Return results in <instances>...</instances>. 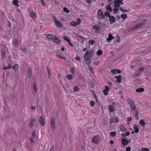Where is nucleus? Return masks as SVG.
<instances>
[{
  "label": "nucleus",
  "instance_id": "2",
  "mask_svg": "<svg viewBox=\"0 0 151 151\" xmlns=\"http://www.w3.org/2000/svg\"><path fill=\"white\" fill-rule=\"evenodd\" d=\"M127 101L130 105V108L132 111L137 109L134 102L131 99L128 98Z\"/></svg>",
  "mask_w": 151,
  "mask_h": 151
},
{
  "label": "nucleus",
  "instance_id": "14",
  "mask_svg": "<svg viewBox=\"0 0 151 151\" xmlns=\"http://www.w3.org/2000/svg\"><path fill=\"white\" fill-rule=\"evenodd\" d=\"M129 142L127 139L124 138H123L122 139V144L124 145H126Z\"/></svg>",
  "mask_w": 151,
  "mask_h": 151
},
{
  "label": "nucleus",
  "instance_id": "23",
  "mask_svg": "<svg viewBox=\"0 0 151 151\" xmlns=\"http://www.w3.org/2000/svg\"><path fill=\"white\" fill-rule=\"evenodd\" d=\"M53 41L54 42L56 43H59L60 42V40L56 37H54V38L53 40Z\"/></svg>",
  "mask_w": 151,
  "mask_h": 151
},
{
  "label": "nucleus",
  "instance_id": "60",
  "mask_svg": "<svg viewBox=\"0 0 151 151\" xmlns=\"http://www.w3.org/2000/svg\"><path fill=\"white\" fill-rule=\"evenodd\" d=\"M145 69V68H143V67H141V68H139V69H138V70L139 71H141L142 70H144Z\"/></svg>",
  "mask_w": 151,
  "mask_h": 151
},
{
  "label": "nucleus",
  "instance_id": "12",
  "mask_svg": "<svg viewBox=\"0 0 151 151\" xmlns=\"http://www.w3.org/2000/svg\"><path fill=\"white\" fill-rule=\"evenodd\" d=\"M35 131H33L32 134V138H30V140L31 141V143H33V139H34L35 138Z\"/></svg>",
  "mask_w": 151,
  "mask_h": 151
},
{
  "label": "nucleus",
  "instance_id": "53",
  "mask_svg": "<svg viewBox=\"0 0 151 151\" xmlns=\"http://www.w3.org/2000/svg\"><path fill=\"white\" fill-rule=\"evenodd\" d=\"M103 92L104 93V94L105 96H106L108 95V91H106L104 90L103 91Z\"/></svg>",
  "mask_w": 151,
  "mask_h": 151
},
{
  "label": "nucleus",
  "instance_id": "16",
  "mask_svg": "<svg viewBox=\"0 0 151 151\" xmlns=\"http://www.w3.org/2000/svg\"><path fill=\"white\" fill-rule=\"evenodd\" d=\"M27 76L30 78H31L32 75V70L30 68L27 69Z\"/></svg>",
  "mask_w": 151,
  "mask_h": 151
},
{
  "label": "nucleus",
  "instance_id": "62",
  "mask_svg": "<svg viewBox=\"0 0 151 151\" xmlns=\"http://www.w3.org/2000/svg\"><path fill=\"white\" fill-rule=\"evenodd\" d=\"M54 151V146H53L51 148L50 151Z\"/></svg>",
  "mask_w": 151,
  "mask_h": 151
},
{
  "label": "nucleus",
  "instance_id": "33",
  "mask_svg": "<svg viewBox=\"0 0 151 151\" xmlns=\"http://www.w3.org/2000/svg\"><path fill=\"white\" fill-rule=\"evenodd\" d=\"M70 25L73 26H75L78 25V24L77 22H72L70 23Z\"/></svg>",
  "mask_w": 151,
  "mask_h": 151
},
{
  "label": "nucleus",
  "instance_id": "21",
  "mask_svg": "<svg viewBox=\"0 0 151 151\" xmlns=\"http://www.w3.org/2000/svg\"><path fill=\"white\" fill-rule=\"evenodd\" d=\"M135 91L138 93H141L144 92V89L143 88H139L136 89Z\"/></svg>",
  "mask_w": 151,
  "mask_h": 151
},
{
  "label": "nucleus",
  "instance_id": "41",
  "mask_svg": "<svg viewBox=\"0 0 151 151\" xmlns=\"http://www.w3.org/2000/svg\"><path fill=\"white\" fill-rule=\"evenodd\" d=\"M14 45L16 47L18 45V40L17 39H15L14 40Z\"/></svg>",
  "mask_w": 151,
  "mask_h": 151
},
{
  "label": "nucleus",
  "instance_id": "11",
  "mask_svg": "<svg viewBox=\"0 0 151 151\" xmlns=\"http://www.w3.org/2000/svg\"><path fill=\"white\" fill-rule=\"evenodd\" d=\"M39 121L41 125L44 126L45 125L44 117L43 116H41L39 117Z\"/></svg>",
  "mask_w": 151,
  "mask_h": 151
},
{
  "label": "nucleus",
  "instance_id": "61",
  "mask_svg": "<svg viewBox=\"0 0 151 151\" xmlns=\"http://www.w3.org/2000/svg\"><path fill=\"white\" fill-rule=\"evenodd\" d=\"M22 50L23 51H25L26 50V48L25 47H23L22 48Z\"/></svg>",
  "mask_w": 151,
  "mask_h": 151
},
{
  "label": "nucleus",
  "instance_id": "52",
  "mask_svg": "<svg viewBox=\"0 0 151 151\" xmlns=\"http://www.w3.org/2000/svg\"><path fill=\"white\" fill-rule=\"evenodd\" d=\"M76 60L78 61L79 62H80L81 60H80V58L78 56H77L76 58Z\"/></svg>",
  "mask_w": 151,
  "mask_h": 151
},
{
  "label": "nucleus",
  "instance_id": "13",
  "mask_svg": "<svg viewBox=\"0 0 151 151\" xmlns=\"http://www.w3.org/2000/svg\"><path fill=\"white\" fill-rule=\"evenodd\" d=\"M115 78L117 79L116 81V82L118 83H120L121 82L122 76L121 75L116 76L115 77Z\"/></svg>",
  "mask_w": 151,
  "mask_h": 151
},
{
  "label": "nucleus",
  "instance_id": "5",
  "mask_svg": "<svg viewBox=\"0 0 151 151\" xmlns=\"http://www.w3.org/2000/svg\"><path fill=\"white\" fill-rule=\"evenodd\" d=\"M144 24L143 23H141L138 24H137L134 26L132 27L130 29V30L132 31L136 29H137L138 28H139L141 27Z\"/></svg>",
  "mask_w": 151,
  "mask_h": 151
},
{
  "label": "nucleus",
  "instance_id": "51",
  "mask_svg": "<svg viewBox=\"0 0 151 151\" xmlns=\"http://www.w3.org/2000/svg\"><path fill=\"white\" fill-rule=\"evenodd\" d=\"M41 4L43 6H45V3L44 0H41Z\"/></svg>",
  "mask_w": 151,
  "mask_h": 151
},
{
  "label": "nucleus",
  "instance_id": "50",
  "mask_svg": "<svg viewBox=\"0 0 151 151\" xmlns=\"http://www.w3.org/2000/svg\"><path fill=\"white\" fill-rule=\"evenodd\" d=\"M111 72L115 74L116 73L117 69L111 70Z\"/></svg>",
  "mask_w": 151,
  "mask_h": 151
},
{
  "label": "nucleus",
  "instance_id": "38",
  "mask_svg": "<svg viewBox=\"0 0 151 151\" xmlns=\"http://www.w3.org/2000/svg\"><path fill=\"white\" fill-rule=\"evenodd\" d=\"M116 134V133L114 132H112L110 133V136L112 137H114L115 136Z\"/></svg>",
  "mask_w": 151,
  "mask_h": 151
},
{
  "label": "nucleus",
  "instance_id": "36",
  "mask_svg": "<svg viewBox=\"0 0 151 151\" xmlns=\"http://www.w3.org/2000/svg\"><path fill=\"white\" fill-rule=\"evenodd\" d=\"M121 17L123 19H125L127 18V16L125 14H122L121 15Z\"/></svg>",
  "mask_w": 151,
  "mask_h": 151
},
{
  "label": "nucleus",
  "instance_id": "37",
  "mask_svg": "<svg viewBox=\"0 0 151 151\" xmlns=\"http://www.w3.org/2000/svg\"><path fill=\"white\" fill-rule=\"evenodd\" d=\"M96 53L98 56L101 55L102 54V51L101 50H98Z\"/></svg>",
  "mask_w": 151,
  "mask_h": 151
},
{
  "label": "nucleus",
  "instance_id": "49",
  "mask_svg": "<svg viewBox=\"0 0 151 151\" xmlns=\"http://www.w3.org/2000/svg\"><path fill=\"white\" fill-rule=\"evenodd\" d=\"M119 10V9L117 8H115L113 9L114 12L115 14L117 13Z\"/></svg>",
  "mask_w": 151,
  "mask_h": 151
},
{
  "label": "nucleus",
  "instance_id": "45",
  "mask_svg": "<svg viewBox=\"0 0 151 151\" xmlns=\"http://www.w3.org/2000/svg\"><path fill=\"white\" fill-rule=\"evenodd\" d=\"M47 69L48 74V77L50 78L51 76V72L50 70L48 68V67H47Z\"/></svg>",
  "mask_w": 151,
  "mask_h": 151
},
{
  "label": "nucleus",
  "instance_id": "54",
  "mask_svg": "<svg viewBox=\"0 0 151 151\" xmlns=\"http://www.w3.org/2000/svg\"><path fill=\"white\" fill-rule=\"evenodd\" d=\"M64 40L66 41H69V39L68 38V37L66 36H65L63 37Z\"/></svg>",
  "mask_w": 151,
  "mask_h": 151
},
{
  "label": "nucleus",
  "instance_id": "8",
  "mask_svg": "<svg viewBox=\"0 0 151 151\" xmlns=\"http://www.w3.org/2000/svg\"><path fill=\"white\" fill-rule=\"evenodd\" d=\"M55 120L54 119H52L51 120V127L52 129V130L53 131H54L55 130Z\"/></svg>",
  "mask_w": 151,
  "mask_h": 151
},
{
  "label": "nucleus",
  "instance_id": "47",
  "mask_svg": "<svg viewBox=\"0 0 151 151\" xmlns=\"http://www.w3.org/2000/svg\"><path fill=\"white\" fill-rule=\"evenodd\" d=\"M95 42V41L93 40H90L89 41V44L92 45H93Z\"/></svg>",
  "mask_w": 151,
  "mask_h": 151
},
{
  "label": "nucleus",
  "instance_id": "27",
  "mask_svg": "<svg viewBox=\"0 0 151 151\" xmlns=\"http://www.w3.org/2000/svg\"><path fill=\"white\" fill-rule=\"evenodd\" d=\"M1 56L2 58L4 59H5L6 57V55L5 51L4 50H2Z\"/></svg>",
  "mask_w": 151,
  "mask_h": 151
},
{
  "label": "nucleus",
  "instance_id": "31",
  "mask_svg": "<svg viewBox=\"0 0 151 151\" xmlns=\"http://www.w3.org/2000/svg\"><path fill=\"white\" fill-rule=\"evenodd\" d=\"M12 66L10 65H9L8 66H5L4 68L2 69V70L4 69L5 70H6L7 69H9L11 68H12Z\"/></svg>",
  "mask_w": 151,
  "mask_h": 151
},
{
  "label": "nucleus",
  "instance_id": "35",
  "mask_svg": "<svg viewBox=\"0 0 151 151\" xmlns=\"http://www.w3.org/2000/svg\"><path fill=\"white\" fill-rule=\"evenodd\" d=\"M80 90V89L77 86H76L74 88L73 91L74 92H76Z\"/></svg>",
  "mask_w": 151,
  "mask_h": 151
},
{
  "label": "nucleus",
  "instance_id": "22",
  "mask_svg": "<svg viewBox=\"0 0 151 151\" xmlns=\"http://www.w3.org/2000/svg\"><path fill=\"white\" fill-rule=\"evenodd\" d=\"M134 129L135 131V133H137L138 132L139 129L136 125L135 124L134 126Z\"/></svg>",
  "mask_w": 151,
  "mask_h": 151
},
{
  "label": "nucleus",
  "instance_id": "15",
  "mask_svg": "<svg viewBox=\"0 0 151 151\" xmlns=\"http://www.w3.org/2000/svg\"><path fill=\"white\" fill-rule=\"evenodd\" d=\"M114 6L116 7H119L120 6V4L118 0H115L113 1Z\"/></svg>",
  "mask_w": 151,
  "mask_h": 151
},
{
  "label": "nucleus",
  "instance_id": "18",
  "mask_svg": "<svg viewBox=\"0 0 151 151\" xmlns=\"http://www.w3.org/2000/svg\"><path fill=\"white\" fill-rule=\"evenodd\" d=\"M30 15L31 18L33 19H34L36 18V14L33 11H32L30 12Z\"/></svg>",
  "mask_w": 151,
  "mask_h": 151
},
{
  "label": "nucleus",
  "instance_id": "39",
  "mask_svg": "<svg viewBox=\"0 0 151 151\" xmlns=\"http://www.w3.org/2000/svg\"><path fill=\"white\" fill-rule=\"evenodd\" d=\"M104 15L105 16L108 17H109L111 16L110 14L108 12H106L105 13Z\"/></svg>",
  "mask_w": 151,
  "mask_h": 151
},
{
  "label": "nucleus",
  "instance_id": "59",
  "mask_svg": "<svg viewBox=\"0 0 151 151\" xmlns=\"http://www.w3.org/2000/svg\"><path fill=\"white\" fill-rule=\"evenodd\" d=\"M123 0H118V1L119 2V4H124L122 1Z\"/></svg>",
  "mask_w": 151,
  "mask_h": 151
},
{
  "label": "nucleus",
  "instance_id": "6",
  "mask_svg": "<svg viewBox=\"0 0 151 151\" xmlns=\"http://www.w3.org/2000/svg\"><path fill=\"white\" fill-rule=\"evenodd\" d=\"M53 18L56 24L57 27H63L62 24H61L60 22L58 21L56 18L55 16H53Z\"/></svg>",
  "mask_w": 151,
  "mask_h": 151
},
{
  "label": "nucleus",
  "instance_id": "25",
  "mask_svg": "<svg viewBox=\"0 0 151 151\" xmlns=\"http://www.w3.org/2000/svg\"><path fill=\"white\" fill-rule=\"evenodd\" d=\"M35 121V120L34 119H32L31 122H30L29 124V127L30 128H32V127L33 125V122Z\"/></svg>",
  "mask_w": 151,
  "mask_h": 151
},
{
  "label": "nucleus",
  "instance_id": "63",
  "mask_svg": "<svg viewBox=\"0 0 151 151\" xmlns=\"http://www.w3.org/2000/svg\"><path fill=\"white\" fill-rule=\"evenodd\" d=\"M31 109L32 110H33L34 111H35V106H32L31 107Z\"/></svg>",
  "mask_w": 151,
  "mask_h": 151
},
{
  "label": "nucleus",
  "instance_id": "9",
  "mask_svg": "<svg viewBox=\"0 0 151 151\" xmlns=\"http://www.w3.org/2000/svg\"><path fill=\"white\" fill-rule=\"evenodd\" d=\"M109 18L111 24H112L115 22L116 19L114 16H111Z\"/></svg>",
  "mask_w": 151,
  "mask_h": 151
},
{
  "label": "nucleus",
  "instance_id": "57",
  "mask_svg": "<svg viewBox=\"0 0 151 151\" xmlns=\"http://www.w3.org/2000/svg\"><path fill=\"white\" fill-rule=\"evenodd\" d=\"M94 105L95 103L94 101H92L90 102V105L91 106H93Z\"/></svg>",
  "mask_w": 151,
  "mask_h": 151
},
{
  "label": "nucleus",
  "instance_id": "48",
  "mask_svg": "<svg viewBox=\"0 0 151 151\" xmlns=\"http://www.w3.org/2000/svg\"><path fill=\"white\" fill-rule=\"evenodd\" d=\"M89 69L90 72L93 74L94 73V71L93 68L89 65Z\"/></svg>",
  "mask_w": 151,
  "mask_h": 151
},
{
  "label": "nucleus",
  "instance_id": "40",
  "mask_svg": "<svg viewBox=\"0 0 151 151\" xmlns=\"http://www.w3.org/2000/svg\"><path fill=\"white\" fill-rule=\"evenodd\" d=\"M66 77L68 78V79L71 80L72 79L73 77L72 75H69L66 76Z\"/></svg>",
  "mask_w": 151,
  "mask_h": 151
},
{
  "label": "nucleus",
  "instance_id": "42",
  "mask_svg": "<svg viewBox=\"0 0 151 151\" xmlns=\"http://www.w3.org/2000/svg\"><path fill=\"white\" fill-rule=\"evenodd\" d=\"M63 11L67 13H69L70 12V11L68 10L66 7H63Z\"/></svg>",
  "mask_w": 151,
  "mask_h": 151
},
{
  "label": "nucleus",
  "instance_id": "28",
  "mask_svg": "<svg viewBox=\"0 0 151 151\" xmlns=\"http://www.w3.org/2000/svg\"><path fill=\"white\" fill-rule=\"evenodd\" d=\"M13 69L15 71H16L18 68H19L18 65L15 64L14 66L13 67Z\"/></svg>",
  "mask_w": 151,
  "mask_h": 151
},
{
  "label": "nucleus",
  "instance_id": "30",
  "mask_svg": "<svg viewBox=\"0 0 151 151\" xmlns=\"http://www.w3.org/2000/svg\"><path fill=\"white\" fill-rule=\"evenodd\" d=\"M121 131L123 132H125L126 130V129L125 128V127L123 125H121L119 127Z\"/></svg>",
  "mask_w": 151,
  "mask_h": 151
},
{
  "label": "nucleus",
  "instance_id": "4",
  "mask_svg": "<svg viewBox=\"0 0 151 151\" xmlns=\"http://www.w3.org/2000/svg\"><path fill=\"white\" fill-rule=\"evenodd\" d=\"M132 112L134 114V116L135 118L137 120H138L139 118L138 110L137 109L132 111Z\"/></svg>",
  "mask_w": 151,
  "mask_h": 151
},
{
  "label": "nucleus",
  "instance_id": "19",
  "mask_svg": "<svg viewBox=\"0 0 151 151\" xmlns=\"http://www.w3.org/2000/svg\"><path fill=\"white\" fill-rule=\"evenodd\" d=\"M105 8L107 10H108L111 12H112L113 10L111 7V5L110 4L106 5L105 6Z\"/></svg>",
  "mask_w": 151,
  "mask_h": 151
},
{
  "label": "nucleus",
  "instance_id": "32",
  "mask_svg": "<svg viewBox=\"0 0 151 151\" xmlns=\"http://www.w3.org/2000/svg\"><path fill=\"white\" fill-rule=\"evenodd\" d=\"M46 36L47 37V38L50 40H52V39L53 37L52 35L50 34L46 35Z\"/></svg>",
  "mask_w": 151,
  "mask_h": 151
},
{
  "label": "nucleus",
  "instance_id": "7",
  "mask_svg": "<svg viewBox=\"0 0 151 151\" xmlns=\"http://www.w3.org/2000/svg\"><path fill=\"white\" fill-rule=\"evenodd\" d=\"M100 141V138L98 136L96 135L93 138L92 142L95 143L97 144Z\"/></svg>",
  "mask_w": 151,
  "mask_h": 151
},
{
  "label": "nucleus",
  "instance_id": "44",
  "mask_svg": "<svg viewBox=\"0 0 151 151\" xmlns=\"http://www.w3.org/2000/svg\"><path fill=\"white\" fill-rule=\"evenodd\" d=\"M111 105L113 106H119L118 103L116 102H112L111 103Z\"/></svg>",
  "mask_w": 151,
  "mask_h": 151
},
{
  "label": "nucleus",
  "instance_id": "20",
  "mask_svg": "<svg viewBox=\"0 0 151 151\" xmlns=\"http://www.w3.org/2000/svg\"><path fill=\"white\" fill-rule=\"evenodd\" d=\"M114 37H113L112 35L110 34L108 36V38L107 39V40L109 42H110L111 40L114 38Z\"/></svg>",
  "mask_w": 151,
  "mask_h": 151
},
{
  "label": "nucleus",
  "instance_id": "46",
  "mask_svg": "<svg viewBox=\"0 0 151 151\" xmlns=\"http://www.w3.org/2000/svg\"><path fill=\"white\" fill-rule=\"evenodd\" d=\"M141 151H149V150L147 148H142L141 149Z\"/></svg>",
  "mask_w": 151,
  "mask_h": 151
},
{
  "label": "nucleus",
  "instance_id": "64",
  "mask_svg": "<svg viewBox=\"0 0 151 151\" xmlns=\"http://www.w3.org/2000/svg\"><path fill=\"white\" fill-rule=\"evenodd\" d=\"M127 119L129 121H131L132 120V118L130 117H129L127 118Z\"/></svg>",
  "mask_w": 151,
  "mask_h": 151
},
{
  "label": "nucleus",
  "instance_id": "58",
  "mask_svg": "<svg viewBox=\"0 0 151 151\" xmlns=\"http://www.w3.org/2000/svg\"><path fill=\"white\" fill-rule=\"evenodd\" d=\"M104 90L106 91H109V88L107 86H105V88Z\"/></svg>",
  "mask_w": 151,
  "mask_h": 151
},
{
  "label": "nucleus",
  "instance_id": "17",
  "mask_svg": "<svg viewBox=\"0 0 151 151\" xmlns=\"http://www.w3.org/2000/svg\"><path fill=\"white\" fill-rule=\"evenodd\" d=\"M108 108L109 111L110 112H112L115 110V108L112 105H109Z\"/></svg>",
  "mask_w": 151,
  "mask_h": 151
},
{
  "label": "nucleus",
  "instance_id": "29",
  "mask_svg": "<svg viewBox=\"0 0 151 151\" xmlns=\"http://www.w3.org/2000/svg\"><path fill=\"white\" fill-rule=\"evenodd\" d=\"M56 56L59 58L60 59H62L64 60H65V57L62 56V55H56Z\"/></svg>",
  "mask_w": 151,
  "mask_h": 151
},
{
  "label": "nucleus",
  "instance_id": "56",
  "mask_svg": "<svg viewBox=\"0 0 151 151\" xmlns=\"http://www.w3.org/2000/svg\"><path fill=\"white\" fill-rule=\"evenodd\" d=\"M77 24H78V25L81 22V19H77Z\"/></svg>",
  "mask_w": 151,
  "mask_h": 151
},
{
  "label": "nucleus",
  "instance_id": "43",
  "mask_svg": "<svg viewBox=\"0 0 151 151\" xmlns=\"http://www.w3.org/2000/svg\"><path fill=\"white\" fill-rule=\"evenodd\" d=\"M119 9L123 13H125L128 12V11L127 10L123 9L122 7L120 8Z\"/></svg>",
  "mask_w": 151,
  "mask_h": 151
},
{
  "label": "nucleus",
  "instance_id": "10",
  "mask_svg": "<svg viewBox=\"0 0 151 151\" xmlns=\"http://www.w3.org/2000/svg\"><path fill=\"white\" fill-rule=\"evenodd\" d=\"M93 28L95 30V32L96 33H99L100 32V26L95 25L93 26Z\"/></svg>",
  "mask_w": 151,
  "mask_h": 151
},
{
  "label": "nucleus",
  "instance_id": "3",
  "mask_svg": "<svg viewBox=\"0 0 151 151\" xmlns=\"http://www.w3.org/2000/svg\"><path fill=\"white\" fill-rule=\"evenodd\" d=\"M97 17L98 19H102L104 18V16L103 14L102 11L101 10H99L98 11Z\"/></svg>",
  "mask_w": 151,
  "mask_h": 151
},
{
  "label": "nucleus",
  "instance_id": "26",
  "mask_svg": "<svg viewBox=\"0 0 151 151\" xmlns=\"http://www.w3.org/2000/svg\"><path fill=\"white\" fill-rule=\"evenodd\" d=\"M19 1L17 0H14L13 1V3L14 5L16 6L17 7L19 6L18 4Z\"/></svg>",
  "mask_w": 151,
  "mask_h": 151
},
{
  "label": "nucleus",
  "instance_id": "55",
  "mask_svg": "<svg viewBox=\"0 0 151 151\" xmlns=\"http://www.w3.org/2000/svg\"><path fill=\"white\" fill-rule=\"evenodd\" d=\"M126 151H131V148L130 147L128 146L126 148Z\"/></svg>",
  "mask_w": 151,
  "mask_h": 151
},
{
  "label": "nucleus",
  "instance_id": "1",
  "mask_svg": "<svg viewBox=\"0 0 151 151\" xmlns=\"http://www.w3.org/2000/svg\"><path fill=\"white\" fill-rule=\"evenodd\" d=\"M94 53V52L91 50L90 51H86L84 57V61L86 64L89 65L91 62V57Z\"/></svg>",
  "mask_w": 151,
  "mask_h": 151
},
{
  "label": "nucleus",
  "instance_id": "24",
  "mask_svg": "<svg viewBox=\"0 0 151 151\" xmlns=\"http://www.w3.org/2000/svg\"><path fill=\"white\" fill-rule=\"evenodd\" d=\"M139 123L142 127H145V123L143 120H140L139 122Z\"/></svg>",
  "mask_w": 151,
  "mask_h": 151
},
{
  "label": "nucleus",
  "instance_id": "34",
  "mask_svg": "<svg viewBox=\"0 0 151 151\" xmlns=\"http://www.w3.org/2000/svg\"><path fill=\"white\" fill-rule=\"evenodd\" d=\"M33 87L35 92H37V87L36 86V83H34L33 84Z\"/></svg>",
  "mask_w": 151,
  "mask_h": 151
}]
</instances>
